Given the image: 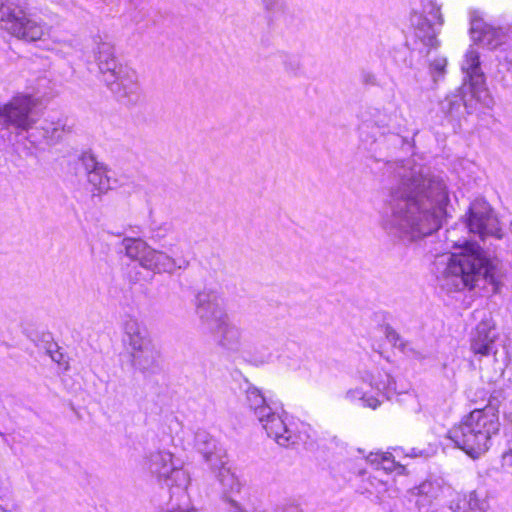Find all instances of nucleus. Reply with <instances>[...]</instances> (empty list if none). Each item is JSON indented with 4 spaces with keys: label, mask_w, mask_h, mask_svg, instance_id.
<instances>
[{
    "label": "nucleus",
    "mask_w": 512,
    "mask_h": 512,
    "mask_svg": "<svg viewBox=\"0 0 512 512\" xmlns=\"http://www.w3.org/2000/svg\"><path fill=\"white\" fill-rule=\"evenodd\" d=\"M36 128H40L43 131V138L52 142L60 140L64 131L63 125L60 122L44 121L39 126L37 125Z\"/></svg>",
    "instance_id": "27"
},
{
    "label": "nucleus",
    "mask_w": 512,
    "mask_h": 512,
    "mask_svg": "<svg viewBox=\"0 0 512 512\" xmlns=\"http://www.w3.org/2000/svg\"><path fill=\"white\" fill-rule=\"evenodd\" d=\"M491 102H492V100H491V99H489L488 101H485V104H486V105H489Z\"/></svg>",
    "instance_id": "41"
},
{
    "label": "nucleus",
    "mask_w": 512,
    "mask_h": 512,
    "mask_svg": "<svg viewBox=\"0 0 512 512\" xmlns=\"http://www.w3.org/2000/svg\"><path fill=\"white\" fill-rule=\"evenodd\" d=\"M163 248L165 250H157L150 246L141 267L154 274L170 275L189 267L190 261L180 246L164 244Z\"/></svg>",
    "instance_id": "10"
},
{
    "label": "nucleus",
    "mask_w": 512,
    "mask_h": 512,
    "mask_svg": "<svg viewBox=\"0 0 512 512\" xmlns=\"http://www.w3.org/2000/svg\"><path fill=\"white\" fill-rule=\"evenodd\" d=\"M502 468L512 474V449L503 453L501 457Z\"/></svg>",
    "instance_id": "36"
},
{
    "label": "nucleus",
    "mask_w": 512,
    "mask_h": 512,
    "mask_svg": "<svg viewBox=\"0 0 512 512\" xmlns=\"http://www.w3.org/2000/svg\"><path fill=\"white\" fill-rule=\"evenodd\" d=\"M47 353L50 355L51 359L58 364H62L64 361V355L58 350L56 344L51 345L47 350Z\"/></svg>",
    "instance_id": "37"
},
{
    "label": "nucleus",
    "mask_w": 512,
    "mask_h": 512,
    "mask_svg": "<svg viewBox=\"0 0 512 512\" xmlns=\"http://www.w3.org/2000/svg\"><path fill=\"white\" fill-rule=\"evenodd\" d=\"M264 11L270 17H276L283 14L287 10V3L285 0H261Z\"/></svg>",
    "instance_id": "29"
},
{
    "label": "nucleus",
    "mask_w": 512,
    "mask_h": 512,
    "mask_svg": "<svg viewBox=\"0 0 512 512\" xmlns=\"http://www.w3.org/2000/svg\"><path fill=\"white\" fill-rule=\"evenodd\" d=\"M173 232V225L171 223H163L160 226L153 229L152 237L156 241H161L167 235Z\"/></svg>",
    "instance_id": "33"
},
{
    "label": "nucleus",
    "mask_w": 512,
    "mask_h": 512,
    "mask_svg": "<svg viewBox=\"0 0 512 512\" xmlns=\"http://www.w3.org/2000/svg\"><path fill=\"white\" fill-rule=\"evenodd\" d=\"M385 336L389 343L398 348L402 353L417 359L422 358V354L417 351L411 343L405 341L392 327L385 328Z\"/></svg>",
    "instance_id": "25"
},
{
    "label": "nucleus",
    "mask_w": 512,
    "mask_h": 512,
    "mask_svg": "<svg viewBox=\"0 0 512 512\" xmlns=\"http://www.w3.org/2000/svg\"><path fill=\"white\" fill-rule=\"evenodd\" d=\"M462 70L465 73L464 86L468 84L474 96L479 97L478 94L486 92L484 89L485 76L480 68L479 53L473 47H470L465 54Z\"/></svg>",
    "instance_id": "18"
},
{
    "label": "nucleus",
    "mask_w": 512,
    "mask_h": 512,
    "mask_svg": "<svg viewBox=\"0 0 512 512\" xmlns=\"http://www.w3.org/2000/svg\"><path fill=\"white\" fill-rule=\"evenodd\" d=\"M275 512H304L301 505L297 502L290 501L278 506Z\"/></svg>",
    "instance_id": "35"
},
{
    "label": "nucleus",
    "mask_w": 512,
    "mask_h": 512,
    "mask_svg": "<svg viewBox=\"0 0 512 512\" xmlns=\"http://www.w3.org/2000/svg\"><path fill=\"white\" fill-rule=\"evenodd\" d=\"M110 92L125 103L135 102L140 94V85L136 71L127 65H121L115 72L103 80Z\"/></svg>",
    "instance_id": "12"
},
{
    "label": "nucleus",
    "mask_w": 512,
    "mask_h": 512,
    "mask_svg": "<svg viewBox=\"0 0 512 512\" xmlns=\"http://www.w3.org/2000/svg\"><path fill=\"white\" fill-rule=\"evenodd\" d=\"M434 266L437 285L448 293L479 289L496 294L502 286L499 261L475 242H465L458 252L438 256Z\"/></svg>",
    "instance_id": "2"
},
{
    "label": "nucleus",
    "mask_w": 512,
    "mask_h": 512,
    "mask_svg": "<svg viewBox=\"0 0 512 512\" xmlns=\"http://www.w3.org/2000/svg\"><path fill=\"white\" fill-rule=\"evenodd\" d=\"M411 23L415 29V37L427 48L426 53L437 48V26L443 23L440 7L435 0H421L419 8H414Z\"/></svg>",
    "instance_id": "9"
},
{
    "label": "nucleus",
    "mask_w": 512,
    "mask_h": 512,
    "mask_svg": "<svg viewBox=\"0 0 512 512\" xmlns=\"http://www.w3.org/2000/svg\"><path fill=\"white\" fill-rule=\"evenodd\" d=\"M368 459L377 469L393 471L395 467V461L390 453L371 454Z\"/></svg>",
    "instance_id": "28"
},
{
    "label": "nucleus",
    "mask_w": 512,
    "mask_h": 512,
    "mask_svg": "<svg viewBox=\"0 0 512 512\" xmlns=\"http://www.w3.org/2000/svg\"><path fill=\"white\" fill-rule=\"evenodd\" d=\"M359 77L360 82L365 86H376L378 84L377 77L371 70L362 69Z\"/></svg>",
    "instance_id": "34"
},
{
    "label": "nucleus",
    "mask_w": 512,
    "mask_h": 512,
    "mask_svg": "<svg viewBox=\"0 0 512 512\" xmlns=\"http://www.w3.org/2000/svg\"><path fill=\"white\" fill-rule=\"evenodd\" d=\"M81 162L86 172L87 182L91 186L92 196L104 195L117 184L112 170L105 163L99 161L94 154L83 153Z\"/></svg>",
    "instance_id": "13"
},
{
    "label": "nucleus",
    "mask_w": 512,
    "mask_h": 512,
    "mask_svg": "<svg viewBox=\"0 0 512 512\" xmlns=\"http://www.w3.org/2000/svg\"><path fill=\"white\" fill-rule=\"evenodd\" d=\"M447 66V59L442 56H437L434 58L430 64V72L434 78V81L438 80V77H441L445 74V68Z\"/></svg>",
    "instance_id": "31"
},
{
    "label": "nucleus",
    "mask_w": 512,
    "mask_h": 512,
    "mask_svg": "<svg viewBox=\"0 0 512 512\" xmlns=\"http://www.w3.org/2000/svg\"><path fill=\"white\" fill-rule=\"evenodd\" d=\"M380 226L391 237L412 242L437 231L447 216L449 202L444 180L424 175L412 161L401 162L393 170Z\"/></svg>",
    "instance_id": "1"
},
{
    "label": "nucleus",
    "mask_w": 512,
    "mask_h": 512,
    "mask_svg": "<svg viewBox=\"0 0 512 512\" xmlns=\"http://www.w3.org/2000/svg\"><path fill=\"white\" fill-rule=\"evenodd\" d=\"M166 512H195L194 508H182L180 506L174 507L171 506L166 510Z\"/></svg>",
    "instance_id": "39"
},
{
    "label": "nucleus",
    "mask_w": 512,
    "mask_h": 512,
    "mask_svg": "<svg viewBox=\"0 0 512 512\" xmlns=\"http://www.w3.org/2000/svg\"><path fill=\"white\" fill-rule=\"evenodd\" d=\"M496 339L497 333L494 324L489 320H483L476 326L471 337V351L480 356L496 355Z\"/></svg>",
    "instance_id": "16"
},
{
    "label": "nucleus",
    "mask_w": 512,
    "mask_h": 512,
    "mask_svg": "<svg viewBox=\"0 0 512 512\" xmlns=\"http://www.w3.org/2000/svg\"><path fill=\"white\" fill-rule=\"evenodd\" d=\"M39 121L38 99L31 94L17 93L0 103V127L17 136L36 128Z\"/></svg>",
    "instance_id": "6"
},
{
    "label": "nucleus",
    "mask_w": 512,
    "mask_h": 512,
    "mask_svg": "<svg viewBox=\"0 0 512 512\" xmlns=\"http://www.w3.org/2000/svg\"><path fill=\"white\" fill-rule=\"evenodd\" d=\"M194 447L202 454L205 462L211 466L224 463L226 452L206 430L198 429L194 434Z\"/></svg>",
    "instance_id": "17"
},
{
    "label": "nucleus",
    "mask_w": 512,
    "mask_h": 512,
    "mask_svg": "<svg viewBox=\"0 0 512 512\" xmlns=\"http://www.w3.org/2000/svg\"><path fill=\"white\" fill-rule=\"evenodd\" d=\"M229 512H247L236 499H229ZM253 512H267L265 510H256Z\"/></svg>",
    "instance_id": "38"
},
{
    "label": "nucleus",
    "mask_w": 512,
    "mask_h": 512,
    "mask_svg": "<svg viewBox=\"0 0 512 512\" xmlns=\"http://www.w3.org/2000/svg\"><path fill=\"white\" fill-rule=\"evenodd\" d=\"M363 382L368 383L372 389L377 391L378 396L390 399L396 394V384L393 378L386 372L378 371L377 376L369 371H365L361 375Z\"/></svg>",
    "instance_id": "20"
},
{
    "label": "nucleus",
    "mask_w": 512,
    "mask_h": 512,
    "mask_svg": "<svg viewBox=\"0 0 512 512\" xmlns=\"http://www.w3.org/2000/svg\"><path fill=\"white\" fill-rule=\"evenodd\" d=\"M466 225L471 233L478 235L482 240L488 236L497 239L503 236L496 214L484 199H476L471 203Z\"/></svg>",
    "instance_id": "11"
},
{
    "label": "nucleus",
    "mask_w": 512,
    "mask_h": 512,
    "mask_svg": "<svg viewBox=\"0 0 512 512\" xmlns=\"http://www.w3.org/2000/svg\"><path fill=\"white\" fill-rule=\"evenodd\" d=\"M398 107L374 108L370 115L371 121L375 126L383 130V133H398L400 125L398 124Z\"/></svg>",
    "instance_id": "22"
},
{
    "label": "nucleus",
    "mask_w": 512,
    "mask_h": 512,
    "mask_svg": "<svg viewBox=\"0 0 512 512\" xmlns=\"http://www.w3.org/2000/svg\"><path fill=\"white\" fill-rule=\"evenodd\" d=\"M194 306L201 325L214 337L222 354L232 359L241 357L245 350L242 331L230 321L220 294L204 289L196 294Z\"/></svg>",
    "instance_id": "3"
},
{
    "label": "nucleus",
    "mask_w": 512,
    "mask_h": 512,
    "mask_svg": "<svg viewBox=\"0 0 512 512\" xmlns=\"http://www.w3.org/2000/svg\"><path fill=\"white\" fill-rule=\"evenodd\" d=\"M0 27L11 35L26 41L41 40L49 27L40 19L28 14L20 6L0 0Z\"/></svg>",
    "instance_id": "7"
},
{
    "label": "nucleus",
    "mask_w": 512,
    "mask_h": 512,
    "mask_svg": "<svg viewBox=\"0 0 512 512\" xmlns=\"http://www.w3.org/2000/svg\"><path fill=\"white\" fill-rule=\"evenodd\" d=\"M93 43L95 60L104 80L105 77L115 72L122 64L118 62L115 56L114 45L107 36L96 35L93 37Z\"/></svg>",
    "instance_id": "15"
},
{
    "label": "nucleus",
    "mask_w": 512,
    "mask_h": 512,
    "mask_svg": "<svg viewBox=\"0 0 512 512\" xmlns=\"http://www.w3.org/2000/svg\"><path fill=\"white\" fill-rule=\"evenodd\" d=\"M246 402L257 419H263L266 416L265 413H270L271 407L266 403L265 397L257 387L251 384L246 389Z\"/></svg>",
    "instance_id": "23"
},
{
    "label": "nucleus",
    "mask_w": 512,
    "mask_h": 512,
    "mask_svg": "<svg viewBox=\"0 0 512 512\" xmlns=\"http://www.w3.org/2000/svg\"><path fill=\"white\" fill-rule=\"evenodd\" d=\"M0 511L6 512L7 510L2 505H0Z\"/></svg>",
    "instance_id": "40"
},
{
    "label": "nucleus",
    "mask_w": 512,
    "mask_h": 512,
    "mask_svg": "<svg viewBox=\"0 0 512 512\" xmlns=\"http://www.w3.org/2000/svg\"><path fill=\"white\" fill-rule=\"evenodd\" d=\"M122 246L124 247L126 256L132 260L138 261L139 265L142 266L150 245L139 238H124Z\"/></svg>",
    "instance_id": "24"
},
{
    "label": "nucleus",
    "mask_w": 512,
    "mask_h": 512,
    "mask_svg": "<svg viewBox=\"0 0 512 512\" xmlns=\"http://www.w3.org/2000/svg\"><path fill=\"white\" fill-rule=\"evenodd\" d=\"M346 399L351 402L359 401L363 407H369L371 409H376L382 402L378 396L368 395V393L364 392L361 388H354L347 391Z\"/></svg>",
    "instance_id": "26"
},
{
    "label": "nucleus",
    "mask_w": 512,
    "mask_h": 512,
    "mask_svg": "<svg viewBox=\"0 0 512 512\" xmlns=\"http://www.w3.org/2000/svg\"><path fill=\"white\" fill-rule=\"evenodd\" d=\"M144 468L162 485L172 489L186 491L190 484V475L182 463L166 450L150 452L144 459Z\"/></svg>",
    "instance_id": "8"
},
{
    "label": "nucleus",
    "mask_w": 512,
    "mask_h": 512,
    "mask_svg": "<svg viewBox=\"0 0 512 512\" xmlns=\"http://www.w3.org/2000/svg\"><path fill=\"white\" fill-rule=\"evenodd\" d=\"M498 414L490 406L475 409L449 430V438L466 454L476 459L488 451L490 440L499 432Z\"/></svg>",
    "instance_id": "4"
},
{
    "label": "nucleus",
    "mask_w": 512,
    "mask_h": 512,
    "mask_svg": "<svg viewBox=\"0 0 512 512\" xmlns=\"http://www.w3.org/2000/svg\"><path fill=\"white\" fill-rule=\"evenodd\" d=\"M123 332L131 365L141 372H155L159 368L160 353L147 327L137 318L128 317L124 321Z\"/></svg>",
    "instance_id": "5"
},
{
    "label": "nucleus",
    "mask_w": 512,
    "mask_h": 512,
    "mask_svg": "<svg viewBox=\"0 0 512 512\" xmlns=\"http://www.w3.org/2000/svg\"><path fill=\"white\" fill-rule=\"evenodd\" d=\"M285 71L291 75H297L302 68L299 57L295 55H286L283 60Z\"/></svg>",
    "instance_id": "32"
},
{
    "label": "nucleus",
    "mask_w": 512,
    "mask_h": 512,
    "mask_svg": "<svg viewBox=\"0 0 512 512\" xmlns=\"http://www.w3.org/2000/svg\"><path fill=\"white\" fill-rule=\"evenodd\" d=\"M211 469L218 471L216 477L221 485L223 498L229 506V499H235L234 495L240 492L241 484L230 469L226 467V458L222 465L211 466Z\"/></svg>",
    "instance_id": "21"
},
{
    "label": "nucleus",
    "mask_w": 512,
    "mask_h": 512,
    "mask_svg": "<svg viewBox=\"0 0 512 512\" xmlns=\"http://www.w3.org/2000/svg\"><path fill=\"white\" fill-rule=\"evenodd\" d=\"M470 35L474 42L489 49L497 48L506 39V33L502 28L488 25L480 18L471 20Z\"/></svg>",
    "instance_id": "19"
},
{
    "label": "nucleus",
    "mask_w": 512,
    "mask_h": 512,
    "mask_svg": "<svg viewBox=\"0 0 512 512\" xmlns=\"http://www.w3.org/2000/svg\"><path fill=\"white\" fill-rule=\"evenodd\" d=\"M392 512H419L415 500L410 498H397L392 507Z\"/></svg>",
    "instance_id": "30"
},
{
    "label": "nucleus",
    "mask_w": 512,
    "mask_h": 512,
    "mask_svg": "<svg viewBox=\"0 0 512 512\" xmlns=\"http://www.w3.org/2000/svg\"><path fill=\"white\" fill-rule=\"evenodd\" d=\"M263 419H257L266 431L268 437L275 440V442L283 447H290L297 444L300 440V435L297 434L286 422L282 415L275 413L272 408L270 413H265Z\"/></svg>",
    "instance_id": "14"
}]
</instances>
